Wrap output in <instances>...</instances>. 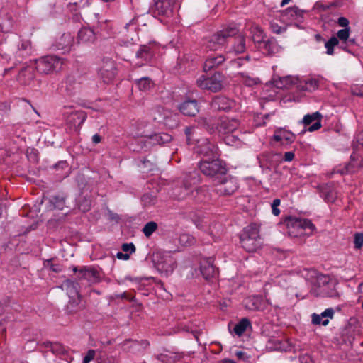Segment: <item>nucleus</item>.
<instances>
[{
  "instance_id": "nucleus-1",
  "label": "nucleus",
  "mask_w": 363,
  "mask_h": 363,
  "mask_svg": "<svg viewBox=\"0 0 363 363\" xmlns=\"http://www.w3.org/2000/svg\"><path fill=\"white\" fill-rule=\"evenodd\" d=\"M284 224L291 238L309 237L315 230V225L308 219L289 216L284 219Z\"/></svg>"
},
{
  "instance_id": "nucleus-2",
  "label": "nucleus",
  "mask_w": 363,
  "mask_h": 363,
  "mask_svg": "<svg viewBox=\"0 0 363 363\" xmlns=\"http://www.w3.org/2000/svg\"><path fill=\"white\" fill-rule=\"evenodd\" d=\"M199 167L204 175L213 179V182L227 172L225 162L218 157L203 158L199 162Z\"/></svg>"
},
{
  "instance_id": "nucleus-3",
  "label": "nucleus",
  "mask_w": 363,
  "mask_h": 363,
  "mask_svg": "<svg viewBox=\"0 0 363 363\" xmlns=\"http://www.w3.org/2000/svg\"><path fill=\"white\" fill-rule=\"evenodd\" d=\"M238 33L235 26H228L211 35L206 42V46L211 50H217L229 43L230 39Z\"/></svg>"
},
{
  "instance_id": "nucleus-4",
  "label": "nucleus",
  "mask_w": 363,
  "mask_h": 363,
  "mask_svg": "<svg viewBox=\"0 0 363 363\" xmlns=\"http://www.w3.org/2000/svg\"><path fill=\"white\" fill-rule=\"evenodd\" d=\"M240 239L242 247L247 252H254L262 245L259 230L255 223L245 228Z\"/></svg>"
},
{
  "instance_id": "nucleus-5",
  "label": "nucleus",
  "mask_w": 363,
  "mask_h": 363,
  "mask_svg": "<svg viewBox=\"0 0 363 363\" xmlns=\"http://www.w3.org/2000/svg\"><path fill=\"white\" fill-rule=\"evenodd\" d=\"M63 63V58L57 55H48L41 57L36 60L35 69L41 74H52L61 70Z\"/></svg>"
},
{
  "instance_id": "nucleus-6",
  "label": "nucleus",
  "mask_w": 363,
  "mask_h": 363,
  "mask_svg": "<svg viewBox=\"0 0 363 363\" xmlns=\"http://www.w3.org/2000/svg\"><path fill=\"white\" fill-rule=\"evenodd\" d=\"M214 191L220 196H228L233 194L238 189V184L235 178L227 172L213 182Z\"/></svg>"
},
{
  "instance_id": "nucleus-7",
  "label": "nucleus",
  "mask_w": 363,
  "mask_h": 363,
  "mask_svg": "<svg viewBox=\"0 0 363 363\" xmlns=\"http://www.w3.org/2000/svg\"><path fill=\"white\" fill-rule=\"evenodd\" d=\"M224 76L220 72H215L211 77L201 76L196 80L197 86L202 89L209 90L212 92H217L223 89Z\"/></svg>"
},
{
  "instance_id": "nucleus-8",
  "label": "nucleus",
  "mask_w": 363,
  "mask_h": 363,
  "mask_svg": "<svg viewBox=\"0 0 363 363\" xmlns=\"http://www.w3.org/2000/svg\"><path fill=\"white\" fill-rule=\"evenodd\" d=\"M317 284L316 296L322 297L338 296V293L335 289V282L329 277L325 275L318 276Z\"/></svg>"
},
{
  "instance_id": "nucleus-9",
  "label": "nucleus",
  "mask_w": 363,
  "mask_h": 363,
  "mask_svg": "<svg viewBox=\"0 0 363 363\" xmlns=\"http://www.w3.org/2000/svg\"><path fill=\"white\" fill-rule=\"evenodd\" d=\"M176 0H154L150 11L155 17L169 18L173 15Z\"/></svg>"
},
{
  "instance_id": "nucleus-10",
  "label": "nucleus",
  "mask_w": 363,
  "mask_h": 363,
  "mask_svg": "<svg viewBox=\"0 0 363 363\" xmlns=\"http://www.w3.org/2000/svg\"><path fill=\"white\" fill-rule=\"evenodd\" d=\"M118 73L116 62L109 58L104 59L103 65L99 69V74L105 83L114 79Z\"/></svg>"
},
{
  "instance_id": "nucleus-11",
  "label": "nucleus",
  "mask_w": 363,
  "mask_h": 363,
  "mask_svg": "<svg viewBox=\"0 0 363 363\" xmlns=\"http://www.w3.org/2000/svg\"><path fill=\"white\" fill-rule=\"evenodd\" d=\"M74 45V37L71 33H63L61 36L56 39L52 45V49L57 51H61L65 54L71 51Z\"/></svg>"
},
{
  "instance_id": "nucleus-12",
  "label": "nucleus",
  "mask_w": 363,
  "mask_h": 363,
  "mask_svg": "<svg viewBox=\"0 0 363 363\" xmlns=\"http://www.w3.org/2000/svg\"><path fill=\"white\" fill-rule=\"evenodd\" d=\"M72 271L76 275V281L77 283L79 284L84 285L86 286H90V278H91V268L82 266V267H77L72 266L71 267Z\"/></svg>"
},
{
  "instance_id": "nucleus-13",
  "label": "nucleus",
  "mask_w": 363,
  "mask_h": 363,
  "mask_svg": "<svg viewBox=\"0 0 363 363\" xmlns=\"http://www.w3.org/2000/svg\"><path fill=\"white\" fill-rule=\"evenodd\" d=\"M200 271L206 280L214 278L218 274V270L213 265V259L211 257L204 258L201 261Z\"/></svg>"
},
{
  "instance_id": "nucleus-14",
  "label": "nucleus",
  "mask_w": 363,
  "mask_h": 363,
  "mask_svg": "<svg viewBox=\"0 0 363 363\" xmlns=\"http://www.w3.org/2000/svg\"><path fill=\"white\" fill-rule=\"evenodd\" d=\"M231 45H228V52H235V54L243 53L246 50L245 37L238 33L230 39Z\"/></svg>"
},
{
  "instance_id": "nucleus-15",
  "label": "nucleus",
  "mask_w": 363,
  "mask_h": 363,
  "mask_svg": "<svg viewBox=\"0 0 363 363\" xmlns=\"http://www.w3.org/2000/svg\"><path fill=\"white\" fill-rule=\"evenodd\" d=\"M211 107L217 111H228L235 106V102L226 96H218L211 101Z\"/></svg>"
},
{
  "instance_id": "nucleus-16",
  "label": "nucleus",
  "mask_w": 363,
  "mask_h": 363,
  "mask_svg": "<svg viewBox=\"0 0 363 363\" xmlns=\"http://www.w3.org/2000/svg\"><path fill=\"white\" fill-rule=\"evenodd\" d=\"M35 68L33 66H26L21 68L17 79L22 84H29L35 77Z\"/></svg>"
},
{
  "instance_id": "nucleus-17",
  "label": "nucleus",
  "mask_w": 363,
  "mask_h": 363,
  "mask_svg": "<svg viewBox=\"0 0 363 363\" xmlns=\"http://www.w3.org/2000/svg\"><path fill=\"white\" fill-rule=\"evenodd\" d=\"M32 48L30 40H21L15 52V58L18 62H21L31 53Z\"/></svg>"
},
{
  "instance_id": "nucleus-18",
  "label": "nucleus",
  "mask_w": 363,
  "mask_h": 363,
  "mask_svg": "<svg viewBox=\"0 0 363 363\" xmlns=\"http://www.w3.org/2000/svg\"><path fill=\"white\" fill-rule=\"evenodd\" d=\"M180 111L187 116H195L199 113V106L196 100H186L179 106Z\"/></svg>"
},
{
  "instance_id": "nucleus-19",
  "label": "nucleus",
  "mask_w": 363,
  "mask_h": 363,
  "mask_svg": "<svg viewBox=\"0 0 363 363\" xmlns=\"http://www.w3.org/2000/svg\"><path fill=\"white\" fill-rule=\"evenodd\" d=\"M274 140L281 142L282 145L291 144L296 138V135L285 129L277 130L273 136Z\"/></svg>"
},
{
  "instance_id": "nucleus-20",
  "label": "nucleus",
  "mask_w": 363,
  "mask_h": 363,
  "mask_svg": "<svg viewBox=\"0 0 363 363\" xmlns=\"http://www.w3.org/2000/svg\"><path fill=\"white\" fill-rule=\"evenodd\" d=\"M245 307L252 311H264L267 303L261 296H252L245 299Z\"/></svg>"
},
{
  "instance_id": "nucleus-21",
  "label": "nucleus",
  "mask_w": 363,
  "mask_h": 363,
  "mask_svg": "<svg viewBox=\"0 0 363 363\" xmlns=\"http://www.w3.org/2000/svg\"><path fill=\"white\" fill-rule=\"evenodd\" d=\"M322 116L319 112H315L312 114L306 115L303 117V123L305 125H310L313 121H315L312 125L308 128V131L313 132L321 128V120Z\"/></svg>"
},
{
  "instance_id": "nucleus-22",
  "label": "nucleus",
  "mask_w": 363,
  "mask_h": 363,
  "mask_svg": "<svg viewBox=\"0 0 363 363\" xmlns=\"http://www.w3.org/2000/svg\"><path fill=\"white\" fill-rule=\"evenodd\" d=\"M225 60L223 55H209L203 65V71L208 72L213 69H216L223 64Z\"/></svg>"
},
{
  "instance_id": "nucleus-23",
  "label": "nucleus",
  "mask_w": 363,
  "mask_h": 363,
  "mask_svg": "<svg viewBox=\"0 0 363 363\" xmlns=\"http://www.w3.org/2000/svg\"><path fill=\"white\" fill-rule=\"evenodd\" d=\"M199 152L205 158L218 157V147L207 140L201 145Z\"/></svg>"
},
{
  "instance_id": "nucleus-24",
  "label": "nucleus",
  "mask_w": 363,
  "mask_h": 363,
  "mask_svg": "<svg viewBox=\"0 0 363 363\" xmlns=\"http://www.w3.org/2000/svg\"><path fill=\"white\" fill-rule=\"evenodd\" d=\"M334 311L333 308H327L320 315L313 313L312 315V323L314 325H327L329 323L328 318H333Z\"/></svg>"
},
{
  "instance_id": "nucleus-25",
  "label": "nucleus",
  "mask_w": 363,
  "mask_h": 363,
  "mask_svg": "<svg viewBox=\"0 0 363 363\" xmlns=\"http://www.w3.org/2000/svg\"><path fill=\"white\" fill-rule=\"evenodd\" d=\"M157 359L164 363H176L183 358V354L174 352L171 351H165L157 357Z\"/></svg>"
},
{
  "instance_id": "nucleus-26",
  "label": "nucleus",
  "mask_w": 363,
  "mask_h": 363,
  "mask_svg": "<svg viewBox=\"0 0 363 363\" xmlns=\"http://www.w3.org/2000/svg\"><path fill=\"white\" fill-rule=\"evenodd\" d=\"M239 126V121L236 119L225 118L222 120L220 124V131L225 134L233 133Z\"/></svg>"
},
{
  "instance_id": "nucleus-27",
  "label": "nucleus",
  "mask_w": 363,
  "mask_h": 363,
  "mask_svg": "<svg viewBox=\"0 0 363 363\" xmlns=\"http://www.w3.org/2000/svg\"><path fill=\"white\" fill-rule=\"evenodd\" d=\"M79 283L74 281L72 279H67L63 281L62 284V289L67 291V294L70 297H74L75 295L78 297V299L80 300L81 295L77 289V286Z\"/></svg>"
},
{
  "instance_id": "nucleus-28",
  "label": "nucleus",
  "mask_w": 363,
  "mask_h": 363,
  "mask_svg": "<svg viewBox=\"0 0 363 363\" xmlns=\"http://www.w3.org/2000/svg\"><path fill=\"white\" fill-rule=\"evenodd\" d=\"M159 253L153 255V262L159 271H160L162 273H165V275L168 276L169 273L173 272L174 267H172V264H167L165 262H160L157 259L159 258Z\"/></svg>"
},
{
  "instance_id": "nucleus-29",
  "label": "nucleus",
  "mask_w": 363,
  "mask_h": 363,
  "mask_svg": "<svg viewBox=\"0 0 363 363\" xmlns=\"http://www.w3.org/2000/svg\"><path fill=\"white\" fill-rule=\"evenodd\" d=\"M150 143L152 145H163L170 142L172 139V135L166 133H155L149 137Z\"/></svg>"
},
{
  "instance_id": "nucleus-30",
  "label": "nucleus",
  "mask_w": 363,
  "mask_h": 363,
  "mask_svg": "<svg viewBox=\"0 0 363 363\" xmlns=\"http://www.w3.org/2000/svg\"><path fill=\"white\" fill-rule=\"evenodd\" d=\"M86 114L83 111H75L67 117V122L75 127H79L86 120Z\"/></svg>"
},
{
  "instance_id": "nucleus-31",
  "label": "nucleus",
  "mask_w": 363,
  "mask_h": 363,
  "mask_svg": "<svg viewBox=\"0 0 363 363\" xmlns=\"http://www.w3.org/2000/svg\"><path fill=\"white\" fill-rule=\"evenodd\" d=\"M45 347L49 349L54 354L65 355L67 353V349L61 343L55 342H45L43 343Z\"/></svg>"
},
{
  "instance_id": "nucleus-32",
  "label": "nucleus",
  "mask_w": 363,
  "mask_h": 363,
  "mask_svg": "<svg viewBox=\"0 0 363 363\" xmlns=\"http://www.w3.org/2000/svg\"><path fill=\"white\" fill-rule=\"evenodd\" d=\"M169 111L162 106H156L151 110L150 114L154 121H163L168 116Z\"/></svg>"
},
{
  "instance_id": "nucleus-33",
  "label": "nucleus",
  "mask_w": 363,
  "mask_h": 363,
  "mask_svg": "<svg viewBox=\"0 0 363 363\" xmlns=\"http://www.w3.org/2000/svg\"><path fill=\"white\" fill-rule=\"evenodd\" d=\"M153 53L147 45H141L136 52V57L145 61H149L152 57Z\"/></svg>"
},
{
  "instance_id": "nucleus-34",
  "label": "nucleus",
  "mask_w": 363,
  "mask_h": 363,
  "mask_svg": "<svg viewBox=\"0 0 363 363\" xmlns=\"http://www.w3.org/2000/svg\"><path fill=\"white\" fill-rule=\"evenodd\" d=\"M250 321L247 318H242L234 327V332L238 336L242 335L248 327H250Z\"/></svg>"
},
{
  "instance_id": "nucleus-35",
  "label": "nucleus",
  "mask_w": 363,
  "mask_h": 363,
  "mask_svg": "<svg viewBox=\"0 0 363 363\" xmlns=\"http://www.w3.org/2000/svg\"><path fill=\"white\" fill-rule=\"evenodd\" d=\"M321 195L328 202H334L336 198V192L332 189L331 186H321Z\"/></svg>"
},
{
  "instance_id": "nucleus-36",
  "label": "nucleus",
  "mask_w": 363,
  "mask_h": 363,
  "mask_svg": "<svg viewBox=\"0 0 363 363\" xmlns=\"http://www.w3.org/2000/svg\"><path fill=\"white\" fill-rule=\"evenodd\" d=\"M199 181V177L196 172L190 173L186 175L184 179V186L185 189L188 190L193 184H196Z\"/></svg>"
},
{
  "instance_id": "nucleus-37",
  "label": "nucleus",
  "mask_w": 363,
  "mask_h": 363,
  "mask_svg": "<svg viewBox=\"0 0 363 363\" xmlns=\"http://www.w3.org/2000/svg\"><path fill=\"white\" fill-rule=\"evenodd\" d=\"M260 48L263 49L267 54H272L274 52L276 44L274 40H258Z\"/></svg>"
},
{
  "instance_id": "nucleus-38",
  "label": "nucleus",
  "mask_w": 363,
  "mask_h": 363,
  "mask_svg": "<svg viewBox=\"0 0 363 363\" xmlns=\"http://www.w3.org/2000/svg\"><path fill=\"white\" fill-rule=\"evenodd\" d=\"M137 85L140 90L146 91L154 86V83L149 77H143L137 81Z\"/></svg>"
},
{
  "instance_id": "nucleus-39",
  "label": "nucleus",
  "mask_w": 363,
  "mask_h": 363,
  "mask_svg": "<svg viewBox=\"0 0 363 363\" xmlns=\"http://www.w3.org/2000/svg\"><path fill=\"white\" fill-rule=\"evenodd\" d=\"M53 259V258L45 259L43 261V267L56 273L62 272V265L60 263H52Z\"/></svg>"
},
{
  "instance_id": "nucleus-40",
  "label": "nucleus",
  "mask_w": 363,
  "mask_h": 363,
  "mask_svg": "<svg viewBox=\"0 0 363 363\" xmlns=\"http://www.w3.org/2000/svg\"><path fill=\"white\" fill-rule=\"evenodd\" d=\"M50 206L53 208L62 210L65 206V199L62 196H55L50 199Z\"/></svg>"
},
{
  "instance_id": "nucleus-41",
  "label": "nucleus",
  "mask_w": 363,
  "mask_h": 363,
  "mask_svg": "<svg viewBox=\"0 0 363 363\" xmlns=\"http://www.w3.org/2000/svg\"><path fill=\"white\" fill-rule=\"evenodd\" d=\"M13 325L12 320L10 317H6L0 321V336L2 339H5V333L7 328H9Z\"/></svg>"
},
{
  "instance_id": "nucleus-42",
  "label": "nucleus",
  "mask_w": 363,
  "mask_h": 363,
  "mask_svg": "<svg viewBox=\"0 0 363 363\" xmlns=\"http://www.w3.org/2000/svg\"><path fill=\"white\" fill-rule=\"evenodd\" d=\"M286 15L291 20H298V18H302L303 12L296 6H293L286 9Z\"/></svg>"
},
{
  "instance_id": "nucleus-43",
  "label": "nucleus",
  "mask_w": 363,
  "mask_h": 363,
  "mask_svg": "<svg viewBox=\"0 0 363 363\" xmlns=\"http://www.w3.org/2000/svg\"><path fill=\"white\" fill-rule=\"evenodd\" d=\"M89 32H91V30L86 27L81 28L77 35L78 43L89 42L90 38V35L89 34Z\"/></svg>"
},
{
  "instance_id": "nucleus-44",
  "label": "nucleus",
  "mask_w": 363,
  "mask_h": 363,
  "mask_svg": "<svg viewBox=\"0 0 363 363\" xmlns=\"http://www.w3.org/2000/svg\"><path fill=\"white\" fill-rule=\"evenodd\" d=\"M157 228V224L154 221H150L145 225L143 232L146 237H150Z\"/></svg>"
},
{
  "instance_id": "nucleus-45",
  "label": "nucleus",
  "mask_w": 363,
  "mask_h": 363,
  "mask_svg": "<svg viewBox=\"0 0 363 363\" xmlns=\"http://www.w3.org/2000/svg\"><path fill=\"white\" fill-rule=\"evenodd\" d=\"M339 43V40L337 38L333 36L331 37L328 42L325 43V48L327 49L328 55H333L334 52V47L337 45Z\"/></svg>"
},
{
  "instance_id": "nucleus-46",
  "label": "nucleus",
  "mask_w": 363,
  "mask_h": 363,
  "mask_svg": "<svg viewBox=\"0 0 363 363\" xmlns=\"http://www.w3.org/2000/svg\"><path fill=\"white\" fill-rule=\"evenodd\" d=\"M319 86V81L315 79H309L305 82L303 89L306 91H312Z\"/></svg>"
},
{
  "instance_id": "nucleus-47",
  "label": "nucleus",
  "mask_w": 363,
  "mask_h": 363,
  "mask_svg": "<svg viewBox=\"0 0 363 363\" xmlns=\"http://www.w3.org/2000/svg\"><path fill=\"white\" fill-rule=\"evenodd\" d=\"M76 180L77 182L78 186L81 191V194L84 195L86 193V191L89 190V186H87V184L84 183L85 179L84 176L82 174H78L76 178Z\"/></svg>"
},
{
  "instance_id": "nucleus-48",
  "label": "nucleus",
  "mask_w": 363,
  "mask_h": 363,
  "mask_svg": "<svg viewBox=\"0 0 363 363\" xmlns=\"http://www.w3.org/2000/svg\"><path fill=\"white\" fill-rule=\"evenodd\" d=\"M179 240L182 245H191L194 243V238L189 234H182Z\"/></svg>"
},
{
  "instance_id": "nucleus-49",
  "label": "nucleus",
  "mask_w": 363,
  "mask_h": 363,
  "mask_svg": "<svg viewBox=\"0 0 363 363\" xmlns=\"http://www.w3.org/2000/svg\"><path fill=\"white\" fill-rule=\"evenodd\" d=\"M350 30V28H347L340 30L337 33L336 38H337L338 40H340L345 43L349 38Z\"/></svg>"
},
{
  "instance_id": "nucleus-50",
  "label": "nucleus",
  "mask_w": 363,
  "mask_h": 363,
  "mask_svg": "<svg viewBox=\"0 0 363 363\" xmlns=\"http://www.w3.org/2000/svg\"><path fill=\"white\" fill-rule=\"evenodd\" d=\"M242 82L246 86H252L259 83V79L258 78H252L247 75H242Z\"/></svg>"
},
{
  "instance_id": "nucleus-51",
  "label": "nucleus",
  "mask_w": 363,
  "mask_h": 363,
  "mask_svg": "<svg viewBox=\"0 0 363 363\" xmlns=\"http://www.w3.org/2000/svg\"><path fill=\"white\" fill-rule=\"evenodd\" d=\"M354 246L356 248L359 249L363 245V234L357 233L354 236Z\"/></svg>"
},
{
  "instance_id": "nucleus-52",
  "label": "nucleus",
  "mask_w": 363,
  "mask_h": 363,
  "mask_svg": "<svg viewBox=\"0 0 363 363\" xmlns=\"http://www.w3.org/2000/svg\"><path fill=\"white\" fill-rule=\"evenodd\" d=\"M281 201L279 199H275L272 203V213L274 216H279L280 211L278 206L280 205Z\"/></svg>"
},
{
  "instance_id": "nucleus-53",
  "label": "nucleus",
  "mask_w": 363,
  "mask_h": 363,
  "mask_svg": "<svg viewBox=\"0 0 363 363\" xmlns=\"http://www.w3.org/2000/svg\"><path fill=\"white\" fill-rule=\"evenodd\" d=\"M225 137V142L228 145H233L235 144L239 140L237 136L230 134H226Z\"/></svg>"
},
{
  "instance_id": "nucleus-54",
  "label": "nucleus",
  "mask_w": 363,
  "mask_h": 363,
  "mask_svg": "<svg viewBox=\"0 0 363 363\" xmlns=\"http://www.w3.org/2000/svg\"><path fill=\"white\" fill-rule=\"evenodd\" d=\"M255 29L257 30L256 35L253 37V40L255 43H258V40H264V34L262 30L259 28L258 26H256Z\"/></svg>"
},
{
  "instance_id": "nucleus-55",
  "label": "nucleus",
  "mask_w": 363,
  "mask_h": 363,
  "mask_svg": "<svg viewBox=\"0 0 363 363\" xmlns=\"http://www.w3.org/2000/svg\"><path fill=\"white\" fill-rule=\"evenodd\" d=\"M122 250L125 252H129L130 253H133L135 251V247L133 243H124L122 245Z\"/></svg>"
},
{
  "instance_id": "nucleus-56",
  "label": "nucleus",
  "mask_w": 363,
  "mask_h": 363,
  "mask_svg": "<svg viewBox=\"0 0 363 363\" xmlns=\"http://www.w3.org/2000/svg\"><path fill=\"white\" fill-rule=\"evenodd\" d=\"M107 216L109 220L114 221L116 223H118L120 220V216L110 210H108Z\"/></svg>"
},
{
  "instance_id": "nucleus-57",
  "label": "nucleus",
  "mask_w": 363,
  "mask_h": 363,
  "mask_svg": "<svg viewBox=\"0 0 363 363\" xmlns=\"http://www.w3.org/2000/svg\"><path fill=\"white\" fill-rule=\"evenodd\" d=\"M352 92L354 95L363 97V85L352 87Z\"/></svg>"
},
{
  "instance_id": "nucleus-58",
  "label": "nucleus",
  "mask_w": 363,
  "mask_h": 363,
  "mask_svg": "<svg viewBox=\"0 0 363 363\" xmlns=\"http://www.w3.org/2000/svg\"><path fill=\"white\" fill-rule=\"evenodd\" d=\"M68 167H69L68 163L65 160L60 161L54 165V168L56 169H68Z\"/></svg>"
},
{
  "instance_id": "nucleus-59",
  "label": "nucleus",
  "mask_w": 363,
  "mask_h": 363,
  "mask_svg": "<svg viewBox=\"0 0 363 363\" xmlns=\"http://www.w3.org/2000/svg\"><path fill=\"white\" fill-rule=\"evenodd\" d=\"M337 23L340 26L344 27L345 28L349 27V21L345 17H340L337 20Z\"/></svg>"
},
{
  "instance_id": "nucleus-60",
  "label": "nucleus",
  "mask_w": 363,
  "mask_h": 363,
  "mask_svg": "<svg viewBox=\"0 0 363 363\" xmlns=\"http://www.w3.org/2000/svg\"><path fill=\"white\" fill-rule=\"evenodd\" d=\"M142 200L144 202L145 205H152L155 203L154 199L147 194L143 195L142 197Z\"/></svg>"
},
{
  "instance_id": "nucleus-61",
  "label": "nucleus",
  "mask_w": 363,
  "mask_h": 363,
  "mask_svg": "<svg viewBox=\"0 0 363 363\" xmlns=\"http://www.w3.org/2000/svg\"><path fill=\"white\" fill-rule=\"evenodd\" d=\"M271 29H272L273 33H277V34H279V33H282L285 30L284 28H283L282 27L278 26L276 23H272L271 24Z\"/></svg>"
},
{
  "instance_id": "nucleus-62",
  "label": "nucleus",
  "mask_w": 363,
  "mask_h": 363,
  "mask_svg": "<svg viewBox=\"0 0 363 363\" xmlns=\"http://www.w3.org/2000/svg\"><path fill=\"white\" fill-rule=\"evenodd\" d=\"M192 220L198 228L202 229L204 227L203 221L200 218H192Z\"/></svg>"
},
{
  "instance_id": "nucleus-63",
  "label": "nucleus",
  "mask_w": 363,
  "mask_h": 363,
  "mask_svg": "<svg viewBox=\"0 0 363 363\" xmlns=\"http://www.w3.org/2000/svg\"><path fill=\"white\" fill-rule=\"evenodd\" d=\"M194 130V128L191 127V126L186 127L184 130V133L186 135V140H187L188 143H189V141H190V137H191V135L192 134Z\"/></svg>"
},
{
  "instance_id": "nucleus-64",
  "label": "nucleus",
  "mask_w": 363,
  "mask_h": 363,
  "mask_svg": "<svg viewBox=\"0 0 363 363\" xmlns=\"http://www.w3.org/2000/svg\"><path fill=\"white\" fill-rule=\"evenodd\" d=\"M117 298H121L124 299H127L130 301H133L135 297L134 296H130L129 294H128L126 292H123L121 294L116 295Z\"/></svg>"
}]
</instances>
